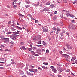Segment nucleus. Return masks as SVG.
<instances>
[{"mask_svg": "<svg viewBox=\"0 0 77 77\" xmlns=\"http://www.w3.org/2000/svg\"><path fill=\"white\" fill-rule=\"evenodd\" d=\"M68 28L69 30H71L72 29V26H69Z\"/></svg>", "mask_w": 77, "mask_h": 77, "instance_id": "a878e982", "label": "nucleus"}, {"mask_svg": "<svg viewBox=\"0 0 77 77\" xmlns=\"http://www.w3.org/2000/svg\"><path fill=\"white\" fill-rule=\"evenodd\" d=\"M19 16H20V17H24V15H23L22 14H19Z\"/></svg>", "mask_w": 77, "mask_h": 77, "instance_id": "bb28decb", "label": "nucleus"}, {"mask_svg": "<svg viewBox=\"0 0 77 77\" xmlns=\"http://www.w3.org/2000/svg\"><path fill=\"white\" fill-rule=\"evenodd\" d=\"M71 75H73V76H75V75H74V73L72 72L71 73Z\"/></svg>", "mask_w": 77, "mask_h": 77, "instance_id": "c9c22d12", "label": "nucleus"}, {"mask_svg": "<svg viewBox=\"0 0 77 77\" xmlns=\"http://www.w3.org/2000/svg\"><path fill=\"white\" fill-rule=\"evenodd\" d=\"M18 28H19V29H20V30H22L23 29V28H22L20 27H19Z\"/></svg>", "mask_w": 77, "mask_h": 77, "instance_id": "6e6d98bb", "label": "nucleus"}, {"mask_svg": "<svg viewBox=\"0 0 77 77\" xmlns=\"http://www.w3.org/2000/svg\"><path fill=\"white\" fill-rule=\"evenodd\" d=\"M43 11H44L45 12H46V11H47V12H50V10L47 7L43 9Z\"/></svg>", "mask_w": 77, "mask_h": 77, "instance_id": "20e7f679", "label": "nucleus"}, {"mask_svg": "<svg viewBox=\"0 0 77 77\" xmlns=\"http://www.w3.org/2000/svg\"><path fill=\"white\" fill-rule=\"evenodd\" d=\"M66 58H67L69 60V59H70L71 57H70V56H69V55H67L66 56Z\"/></svg>", "mask_w": 77, "mask_h": 77, "instance_id": "4468645a", "label": "nucleus"}, {"mask_svg": "<svg viewBox=\"0 0 77 77\" xmlns=\"http://www.w3.org/2000/svg\"><path fill=\"white\" fill-rule=\"evenodd\" d=\"M50 68L52 69H54V67L53 66H51Z\"/></svg>", "mask_w": 77, "mask_h": 77, "instance_id": "49530a36", "label": "nucleus"}, {"mask_svg": "<svg viewBox=\"0 0 77 77\" xmlns=\"http://www.w3.org/2000/svg\"><path fill=\"white\" fill-rule=\"evenodd\" d=\"M46 53H49V50H46Z\"/></svg>", "mask_w": 77, "mask_h": 77, "instance_id": "a19ab883", "label": "nucleus"}, {"mask_svg": "<svg viewBox=\"0 0 77 77\" xmlns=\"http://www.w3.org/2000/svg\"><path fill=\"white\" fill-rule=\"evenodd\" d=\"M42 51H45V50H44V49H42Z\"/></svg>", "mask_w": 77, "mask_h": 77, "instance_id": "bf43d9fd", "label": "nucleus"}, {"mask_svg": "<svg viewBox=\"0 0 77 77\" xmlns=\"http://www.w3.org/2000/svg\"><path fill=\"white\" fill-rule=\"evenodd\" d=\"M75 57H72V58L71 59V62H73L75 59Z\"/></svg>", "mask_w": 77, "mask_h": 77, "instance_id": "9d476101", "label": "nucleus"}, {"mask_svg": "<svg viewBox=\"0 0 77 77\" xmlns=\"http://www.w3.org/2000/svg\"><path fill=\"white\" fill-rule=\"evenodd\" d=\"M50 16H53V14H50Z\"/></svg>", "mask_w": 77, "mask_h": 77, "instance_id": "338daca9", "label": "nucleus"}, {"mask_svg": "<svg viewBox=\"0 0 77 77\" xmlns=\"http://www.w3.org/2000/svg\"><path fill=\"white\" fill-rule=\"evenodd\" d=\"M33 49H34V50H36V47H33Z\"/></svg>", "mask_w": 77, "mask_h": 77, "instance_id": "603ef678", "label": "nucleus"}, {"mask_svg": "<svg viewBox=\"0 0 77 77\" xmlns=\"http://www.w3.org/2000/svg\"><path fill=\"white\" fill-rule=\"evenodd\" d=\"M60 35L61 36H63V32H62L61 33Z\"/></svg>", "mask_w": 77, "mask_h": 77, "instance_id": "ea45409f", "label": "nucleus"}, {"mask_svg": "<svg viewBox=\"0 0 77 77\" xmlns=\"http://www.w3.org/2000/svg\"><path fill=\"white\" fill-rule=\"evenodd\" d=\"M35 23H38V20H35Z\"/></svg>", "mask_w": 77, "mask_h": 77, "instance_id": "37998d69", "label": "nucleus"}, {"mask_svg": "<svg viewBox=\"0 0 77 77\" xmlns=\"http://www.w3.org/2000/svg\"><path fill=\"white\" fill-rule=\"evenodd\" d=\"M49 75H50V76H52V77H54V76L53 75L51 74H50Z\"/></svg>", "mask_w": 77, "mask_h": 77, "instance_id": "79ce46f5", "label": "nucleus"}, {"mask_svg": "<svg viewBox=\"0 0 77 77\" xmlns=\"http://www.w3.org/2000/svg\"><path fill=\"white\" fill-rule=\"evenodd\" d=\"M75 62L76 63H77V60H75Z\"/></svg>", "mask_w": 77, "mask_h": 77, "instance_id": "774afa93", "label": "nucleus"}, {"mask_svg": "<svg viewBox=\"0 0 77 77\" xmlns=\"http://www.w3.org/2000/svg\"><path fill=\"white\" fill-rule=\"evenodd\" d=\"M69 71H70V70L69 69H68V70H67L66 71V72H69Z\"/></svg>", "mask_w": 77, "mask_h": 77, "instance_id": "e433bc0d", "label": "nucleus"}, {"mask_svg": "<svg viewBox=\"0 0 77 77\" xmlns=\"http://www.w3.org/2000/svg\"><path fill=\"white\" fill-rule=\"evenodd\" d=\"M13 33H14V34H17V32H13Z\"/></svg>", "mask_w": 77, "mask_h": 77, "instance_id": "09e8293b", "label": "nucleus"}, {"mask_svg": "<svg viewBox=\"0 0 77 77\" xmlns=\"http://www.w3.org/2000/svg\"><path fill=\"white\" fill-rule=\"evenodd\" d=\"M0 38H1V39L2 40H3V39H4V38H5V36H4L3 35H1L0 36Z\"/></svg>", "mask_w": 77, "mask_h": 77, "instance_id": "f8f14e48", "label": "nucleus"}, {"mask_svg": "<svg viewBox=\"0 0 77 77\" xmlns=\"http://www.w3.org/2000/svg\"><path fill=\"white\" fill-rule=\"evenodd\" d=\"M10 43L11 44H14V42L11 41L10 42Z\"/></svg>", "mask_w": 77, "mask_h": 77, "instance_id": "8fccbe9b", "label": "nucleus"}, {"mask_svg": "<svg viewBox=\"0 0 77 77\" xmlns=\"http://www.w3.org/2000/svg\"><path fill=\"white\" fill-rule=\"evenodd\" d=\"M50 3H51L50 2V1H49L46 3V5H50Z\"/></svg>", "mask_w": 77, "mask_h": 77, "instance_id": "dca6fc26", "label": "nucleus"}, {"mask_svg": "<svg viewBox=\"0 0 77 77\" xmlns=\"http://www.w3.org/2000/svg\"><path fill=\"white\" fill-rule=\"evenodd\" d=\"M19 36V35H17V34H13L11 35L10 36V37L11 39H12L13 40H15L16 39V37Z\"/></svg>", "mask_w": 77, "mask_h": 77, "instance_id": "f257e3e1", "label": "nucleus"}, {"mask_svg": "<svg viewBox=\"0 0 77 77\" xmlns=\"http://www.w3.org/2000/svg\"><path fill=\"white\" fill-rule=\"evenodd\" d=\"M30 6L29 5H25V7L26 8H28L29 7H30Z\"/></svg>", "mask_w": 77, "mask_h": 77, "instance_id": "f3484780", "label": "nucleus"}, {"mask_svg": "<svg viewBox=\"0 0 77 77\" xmlns=\"http://www.w3.org/2000/svg\"><path fill=\"white\" fill-rule=\"evenodd\" d=\"M11 30H12V31H15V30L16 29H14V28L11 27Z\"/></svg>", "mask_w": 77, "mask_h": 77, "instance_id": "393cba45", "label": "nucleus"}, {"mask_svg": "<svg viewBox=\"0 0 77 77\" xmlns=\"http://www.w3.org/2000/svg\"><path fill=\"white\" fill-rule=\"evenodd\" d=\"M5 51H10V50H8V49H6L5 50Z\"/></svg>", "mask_w": 77, "mask_h": 77, "instance_id": "4d7b16f0", "label": "nucleus"}, {"mask_svg": "<svg viewBox=\"0 0 77 77\" xmlns=\"http://www.w3.org/2000/svg\"><path fill=\"white\" fill-rule=\"evenodd\" d=\"M28 75H33V73H30V72H29L28 73Z\"/></svg>", "mask_w": 77, "mask_h": 77, "instance_id": "a211bd4d", "label": "nucleus"}, {"mask_svg": "<svg viewBox=\"0 0 77 77\" xmlns=\"http://www.w3.org/2000/svg\"><path fill=\"white\" fill-rule=\"evenodd\" d=\"M67 55H66V54H63V57H66V56H67Z\"/></svg>", "mask_w": 77, "mask_h": 77, "instance_id": "7c9ffc66", "label": "nucleus"}, {"mask_svg": "<svg viewBox=\"0 0 77 77\" xmlns=\"http://www.w3.org/2000/svg\"><path fill=\"white\" fill-rule=\"evenodd\" d=\"M43 64L44 65H48V63H45V62H44L43 63Z\"/></svg>", "mask_w": 77, "mask_h": 77, "instance_id": "473e14b6", "label": "nucleus"}, {"mask_svg": "<svg viewBox=\"0 0 77 77\" xmlns=\"http://www.w3.org/2000/svg\"><path fill=\"white\" fill-rule=\"evenodd\" d=\"M71 22H72V23H74V20H71Z\"/></svg>", "mask_w": 77, "mask_h": 77, "instance_id": "de8ad7c7", "label": "nucleus"}, {"mask_svg": "<svg viewBox=\"0 0 77 77\" xmlns=\"http://www.w3.org/2000/svg\"><path fill=\"white\" fill-rule=\"evenodd\" d=\"M39 5V2H38L37 4L35 5V6H38Z\"/></svg>", "mask_w": 77, "mask_h": 77, "instance_id": "b1692460", "label": "nucleus"}, {"mask_svg": "<svg viewBox=\"0 0 77 77\" xmlns=\"http://www.w3.org/2000/svg\"><path fill=\"white\" fill-rule=\"evenodd\" d=\"M69 15L71 17H72V18H74V15H72V14H69Z\"/></svg>", "mask_w": 77, "mask_h": 77, "instance_id": "2eb2a0df", "label": "nucleus"}, {"mask_svg": "<svg viewBox=\"0 0 77 77\" xmlns=\"http://www.w3.org/2000/svg\"><path fill=\"white\" fill-rule=\"evenodd\" d=\"M4 59L3 58H0V61H4Z\"/></svg>", "mask_w": 77, "mask_h": 77, "instance_id": "c756f323", "label": "nucleus"}, {"mask_svg": "<svg viewBox=\"0 0 77 77\" xmlns=\"http://www.w3.org/2000/svg\"><path fill=\"white\" fill-rule=\"evenodd\" d=\"M58 71L59 72H62V71H63V69L60 68H58Z\"/></svg>", "mask_w": 77, "mask_h": 77, "instance_id": "9b49d317", "label": "nucleus"}, {"mask_svg": "<svg viewBox=\"0 0 77 77\" xmlns=\"http://www.w3.org/2000/svg\"><path fill=\"white\" fill-rule=\"evenodd\" d=\"M66 46L68 49H72V46H71L70 45L67 44L66 45Z\"/></svg>", "mask_w": 77, "mask_h": 77, "instance_id": "39448f33", "label": "nucleus"}, {"mask_svg": "<svg viewBox=\"0 0 77 77\" xmlns=\"http://www.w3.org/2000/svg\"><path fill=\"white\" fill-rule=\"evenodd\" d=\"M29 71L33 72L34 73V74H35V72L33 71V69H29Z\"/></svg>", "mask_w": 77, "mask_h": 77, "instance_id": "6ab92c4d", "label": "nucleus"}, {"mask_svg": "<svg viewBox=\"0 0 77 77\" xmlns=\"http://www.w3.org/2000/svg\"><path fill=\"white\" fill-rule=\"evenodd\" d=\"M37 44H41V41L40 40L38 42H37Z\"/></svg>", "mask_w": 77, "mask_h": 77, "instance_id": "4be33fe9", "label": "nucleus"}, {"mask_svg": "<svg viewBox=\"0 0 77 77\" xmlns=\"http://www.w3.org/2000/svg\"><path fill=\"white\" fill-rule=\"evenodd\" d=\"M55 7V6H54V5L53 4H51L50 5V7L51 8H54Z\"/></svg>", "mask_w": 77, "mask_h": 77, "instance_id": "1a4fd4ad", "label": "nucleus"}, {"mask_svg": "<svg viewBox=\"0 0 77 77\" xmlns=\"http://www.w3.org/2000/svg\"><path fill=\"white\" fill-rule=\"evenodd\" d=\"M25 2L27 4H29V2H27V1L26 0L25 1Z\"/></svg>", "mask_w": 77, "mask_h": 77, "instance_id": "3c124183", "label": "nucleus"}, {"mask_svg": "<svg viewBox=\"0 0 77 77\" xmlns=\"http://www.w3.org/2000/svg\"><path fill=\"white\" fill-rule=\"evenodd\" d=\"M11 21H10L8 23V24H11Z\"/></svg>", "mask_w": 77, "mask_h": 77, "instance_id": "680f3d73", "label": "nucleus"}, {"mask_svg": "<svg viewBox=\"0 0 77 77\" xmlns=\"http://www.w3.org/2000/svg\"><path fill=\"white\" fill-rule=\"evenodd\" d=\"M37 53L38 54H41V51L40 49H37Z\"/></svg>", "mask_w": 77, "mask_h": 77, "instance_id": "423d86ee", "label": "nucleus"}, {"mask_svg": "<svg viewBox=\"0 0 77 77\" xmlns=\"http://www.w3.org/2000/svg\"><path fill=\"white\" fill-rule=\"evenodd\" d=\"M20 45H24V43L23 42H21L20 43Z\"/></svg>", "mask_w": 77, "mask_h": 77, "instance_id": "f704fd0d", "label": "nucleus"}, {"mask_svg": "<svg viewBox=\"0 0 77 77\" xmlns=\"http://www.w3.org/2000/svg\"><path fill=\"white\" fill-rule=\"evenodd\" d=\"M4 40H5V42H6L9 41V38H4Z\"/></svg>", "mask_w": 77, "mask_h": 77, "instance_id": "ddd939ff", "label": "nucleus"}, {"mask_svg": "<svg viewBox=\"0 0 77 77\" xmlns=\"http://www.w3.org/2000/svg\"><path fill=\"white\" fill-rule=\"evenodd\" d=\"M20 32L19 31H17V34H20Z\"/></svg>", "mask_w": 77, "mask_h": 77, "instance_id": "58836bf2", "label": "nucleus"}, {"mask_svg": "<svg viewBox=\"0 0 77 77\" xmlns=\"http://www.w3.org/2000/svg\"><path fill=\"white\" fill-rule=\"evenodd\" d=\"M12 33V32H8L6 34L7 35H9L10 34H11Z\"/></svg>", "mask_w": 77, "mask_h": 77, "instance_id": "412c9836", "label": "nucleus"}, {"mask_svg": "<svg viewBox=\"0 0 77 77\" xmlns=\"http://www.w3.org/2000/svg\"><path fill=\"white\" fill-rule=\"evenodd\" d=\"M32 50V48H29V49H28V50L29 51H31V50Z\"/></svg>", "mask_w": 77, "mask_h": 77, "instance_id": "a18cd8bd", "label": "nucleus"}, {"mask_svg": "<svg viewBox=\"0 0 77 77\" xmlns=\"http://www.w3.org/2000/svg\"><path fill=\"white\" fill-rule=\"evenodd\" d=\"M57 11H55L54 12V14H57Z\"/></svg>", "mask_w": 77, "mask_h": 77, "instance_id": "e2e57ef3", "label": "nucleus"}, {"mask_svg": "<svg viewBox=\"0 0 77 77\" xmlns=\"http://www.w3.org/2000/svg\"><path fill=\"white\" fill-rule=\"evenodd\" d=\"M38 39H39V40H41V36L39 35L38 36H36L33 38V40H38Z\"/></svg>", "mask_w": 77, "mask_h": 77, "instance_id": "f03ea898", "label": "nucleus"}, {"mask_svg": "<svg viewBox=\"0 0 77 77\" xmlns=\"http://www.w3.org/2000/svg\"><path fill=\"white\" fill-rule=\"evenodd\" d=\"M15 23H14L12 25H11V26H13V27H15L16 26Z\"/></svg>", "mask_w": 77, "mask_h": 77, "instance_id": "72a5a7b5", "label": "nucleus"}, {"mask_svg": "<svg viewBox=\"0 0 77 77\" xmlns=\"http://www.w3.org/2000/svg\"><path fill=\"white\" fill-rule=\"evenodd\" d=\"M69 13H67V14H66V15L67 16V17H68V16H69Z\"/></svg>", "mask_w": 77, "mask_h": 77, "instance_id": "5fc2aeb1", "label": "nucleus"}, {"mask_svg": "<svg viewBox=\"0 0 77 77\" xmlns=\"http://www.w3.org/2000/svg\"><path fill=\"white\" fill-rule=\"evenodd\" d=\"M52 71L54 72V73H56V72L57 70L56 69H53L52 70Z\"/></svg>", "mask_w": 77, "mask_h": 77, "instance_id": "aec40b11", "label": "nucleus"}, {"mask_svg": "<svg viewBox=\"0 0 77 77\" xmlns=\"http://www.w3.org/2000/svg\"><path fill=\"white\" fill-rule=\"evenodd\" d=\"M29 17L31 18L32 19L33 18V17H32V16H31V15L29 14Z\"/></svg>", "mask_w": 77, "mask_h": 77, "instance_id": "864d4df0", "label": "nucleus"}, {"mask_svg": "<svg viewBox=\"0 0 77 77\" xmlns=\"http://www.w3.org/2000/svg\"><path fill=\"white\" fill-rule=\"evenodd\" d=\"M42 44L43 45H44L45 46V44H46V43L44 42V41H42Z\"/></svg>", "mask_w": 77, "mask_h": 77, "instance_id": "cd10ccee", "label": "nucleus"}, {"mask_svg": "<svg viewBox=\"0 0 77 77\" xmlns=\"http://www.w3.org/2000/svg\"><path fill=\"white\" fill-rule=\"evenodd\" d=\"M17 5H14L13 6V8H17Z\"/></svg>", "mask_w": 77, "mask_h": 77, "instance_id": "2f4dec72", "label": "nucleus"}, {"mask_svg": "<svg viewBox=\"0 0 77 77\" xmlns=\"http://www.w3.org/2000/svg\"><path fill=\"white\" fill-rule=\"evenodd\" d=\"M27 42H28V43H29V44H30V41H28Z\"/></svg>", "mask_w": 77, "mask_h": 77, "instance_id": "69168bd1", "label": "nucleus"}, {"mask_svg": "<svg viewBox=\"0 0 77 77\" xmlns=\"http://www.w3.org/2000/svg\"><path fill=\"white\" fill-rule=\"evenodd\" d=\"M57 19V17L56 16H55L54 17V20H56Z\"/></svg>", "mask_w": 77, "mask_h": 77, "instance_id": "4c0bfd02", "label": "nucleus"}, {"mask_svg": "<svg viewBox=\"0 0 77 77\" xmlns=\"http://www.w3.org/2000/svg\"><path fill=\"white\" fill-rule=\"evenodd\" d=\"M59 53H60V54H62V52L61 51H60Z\"/></svg>", "mask_w": 77, "mask_h": 77, "instance_id": "13d9d810", "label": "nucleus"}, {"mask_svg": "<svg viewBox=\"0 0 77 77\" xmlns=\"http://www.w3.org/2000/svg\"><path fill=\"white\" fill-rule=\"evenodd\" d=\"M43 32H45V33H47V32H48V29L45 27H43Z\"/></svg>", "mask_w": 77, "mask_h": 77, "instance_id": "7ed1b4c3", "label": "nucleus"}, {"mask_svg": "<svg viewBox=\"0 0 77 77\" xmlns=\"http://www.w3.org/2000/svg\"><path fill=\"white\" fill-rule=\"evenodd\" d=\"M56 30H57V32H60V28H57V29Z\"/></svg>", "mask_w": 77, "mask_h": 77, "instance_id": "5701e85b", "label": "nucleus"}, {"mask_svg": "<svg viewBox=\"0 0 77 77\" xmlns=\"http://www.w3.org/2000/svg\"><path fill=\"white\" fill-rule=\"evenodd\" d=\"M26 74H27L29 75V72H28V71H26Z\"/></svg>", "mask_w": 77, "mask_h": 77, "instance_id": "052dcab7", "label": "nucleus"}, {"mask_svg": "<svg viewBox=\"0 0 77 77\" xmlns=\"http://www.w3.org/2000/svg\"><path fill=\"white\" fill-rule=\"evenodd\" d=\"M20 49H23L24 50H27V48H25V46H22L20 48Z\"/></svg>", "mask_w": 77, "mask_h": 77, "instance_id": "0eeeda50", "label": "nucleus"}, {"mask_svg": "<svg viewBox=\"0 0 77 77\" xmlns=\"http://www.w3.org/2000/svg\"><path fill=\"white\" fill-rule=\"evenodd\" d=\"M31 53H32L34 55V56H38V54H35V52H34V51H31Z\"/></svg>", "mask_w": 77, "mask_h": 77, "instance_id": "6e6552de", "label": "nucleus"}, {"mask_svg": "<svg viewBox=\"0 0 77 77\" xmlns=\"http://www.w3.org/2000/svg\"><path fill=\"white\" fill-rule=\"evenodd\" d=\"M52 29L53 30H55V31H56L57 29H56V28L54 27L53 28H52Z\"/></svg>", "mask_w": 77, "mask_h": 77, "instance_id": "c85d7f7f", "label": "nucleus"}, {"mask_svg": "<svg viewBox=\"0 0 77 77\" xmlns=\"http://www.w3.org/2000/svg\"><path fill=\"white\" fill-rule=\"evenodd\" d=\"M56 35H58V34H59V32L57 31L56 32Z\"/></svg>", "mask_w": 77, "mask_h": 77, "instance_id": "c03bdc74", "label": "nucleus"}, {"mask_svg": "<svg viewBox=\"0 0 77 77\" xmlns=\"http://www.w3.org/2000/svg\"><path fill=\"white\" fill-rule=\"evenodd\" d=\"M58 77H62V76H61L60 75H58Z\"/></svg>", "mask_w": 77, "mask_h": 77, "instance_id": "0e129e2a", "label": "nucleus"}]
</instances>
